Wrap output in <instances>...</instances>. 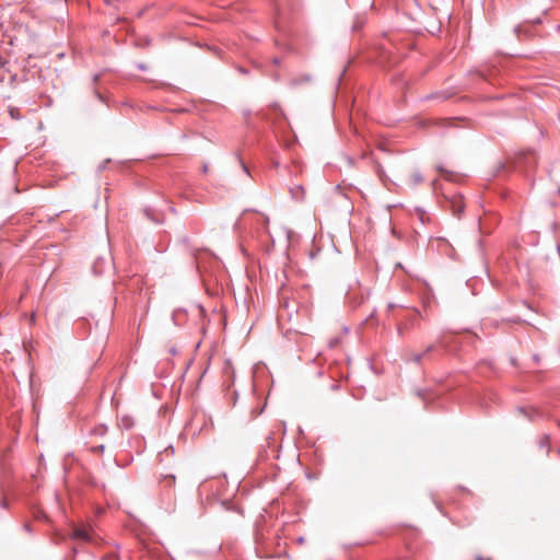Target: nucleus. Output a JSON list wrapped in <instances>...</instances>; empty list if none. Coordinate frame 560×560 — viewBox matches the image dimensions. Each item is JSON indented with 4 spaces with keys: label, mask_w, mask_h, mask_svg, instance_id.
Instances as JSON below:
<instances>
[{
    "label": "nucleus",
    "mask_w": 560,
    "mask_h": 560,
    "mask_svg": "<svg viewBox=\"0 0 560 560\" xmlns=\"http://www.w3.org/2000/svg\"><path fill=\"white\" fill-rule=\"evenodd\" d=\"M446 202L450 206V209L455 215H459L465 208L463 196L460 195H453L450 197H445Z\"/></svg>",
    "instance_id": "nucleus-1"
},
{
    "label": "nucleus",
    "mask_w": 560,
    "mask_h": 560,
    "mask_svg": "<svg viewBox=\"0 0 560 560\" xmlns=\"http://www.w3.org/2000/svg\"><path fill=\"white\" fill-rule=\"evenodd\" d=\"M73 538L93 542L94 534L91 529L85 527L74 528Z\"/></svg>",
    "instance_id": "nucleus-2"
},
{
    "label": "nucleus",
    "mask_w": 560,
    "mask_h": 560,
    "mask_svg": "<svg viewBox=\"0 0 560 560\" xmlns=\"http://www.w3.org/2000/svg\"><path fill=\"white\" fill-rule=\"evenodd\" d=\"M105 446L103 444H100L97 446H93L92 447V451L93 452H97V453H102L104 451Z\"/></svg>",
    "instance_id": "nucleus-3"
},
{
    "label": "nucleus",
    "mask_w": 560,
    "mask_h": 560,
    "mask_svg": "<svg viewBox=\"0 0 560 560\" xmlns=\"http://www.w3.org/2000/svg\"><path fill=\"white\" fill-rule=\"evenodd\" d=\"M106 430H107V429H106L105 427H103V425H102V427H100V428L95 429V430H94V432H95V433H97V434H100V435H102V434H104V433L106 432Z\"/></svg>",
    "instance_id": "nucleus-4"
},
{
    "label": "nucleus",
    "mask_w": 560,
    "mask_h": 560,
    "mask_svg": "<svg viewBox=\"0 0 560 560\" xmlns=\"http://www.w3.org/2000/svg\"><path fill=\"white\" fill-rule=\"evenodd\" d=\"M421 180H422V177H421L420 175L416 174V175H415V182H416V183H419V182H421Z\"/></svg>",
    "instance_id": "nucleus-5"
},
{
    "label": "nucleus",
    "mask_w": 560,
    "mask_h": 560,
    "mask_svg": "<svg viewBox=\"0 0 560 560\" xmlns=\"http://www.w3.org/2000/svg\"><path fill=\"white\" fill-rule=\"evenodd\" d=\"M103 560H116V558L114 556H108L107 558H105Z\"/></svg>",
    "instance_id": "nucleus-6"
},
{
    "label": "nucleus",
    "mask_w": 560,
    "mask_h": 560,
    "mask_svg": "<svg viewBox=\"0 0 560 560\" xmlns=\"http://www.w3.org/2000/svg\"><path fill=\"white\" fill-rule=\"evenodd\" d=\"M10 113H11V116H12V117H15L14 109H11V112H10Z\"/></svg>",
    "instance_id": "nucleus-7"
},
{
    "label": "nucleus",
    "mask_w": 560,
    "mask_h": 560,
    "mask_svg": "<svg viewBox=\"0 0 560 560\" xmlns=\"http://www.w3.org/2000/svg\"><path fill=\"white\" fill-rule=\"evenodd\" d=\"M415 361L419 362L420 361V355L415 357Z\"/></svg>",
    "instance_id": "nucleus-8"
},
{
    "label": "nucleus",
    "mask_w": 560,
    "mask_h": 560,
    "mask_svg": "<svg viewBox=\"0 0 560 560\" xmlns=\"http://www.w3.org/2000/svg\"><path fill=\"white\" fill-rule=\"evenodd\" d=\"M24 527L26 530H30V525L27 523L24 525Z\"/></svg>",
    "instance_id": "nucleus-9"
}]
</instances>
